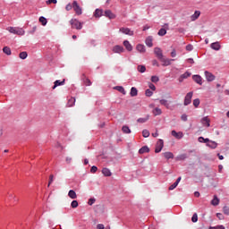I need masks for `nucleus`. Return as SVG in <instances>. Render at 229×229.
<instances>
[{
    "instance_id": "aec40b11",
    "label": "nucleus",
    "mask_w": 229,
    "mask_h": 229,
    "mask_svg": "<svg viewBox=\"0 0 229 229\" xmlns=\"http://www.w3.org/2000/svg\"><path fill=\"white\" fill-rule=\"evenodd\" d=\"M136 49H137V51H139V53H146V46H144L142 44L137 45Z\"/></svg>"
},
{
    "instance_id": "f8f14e48",
    "label": "nucleus",
    "mask_w": 229,
    "mask_h": 229,
    "mask_svg": "<svg viewBox=\"0 0 229 229\" xmlns=\"http://www.w3.org/2000/svg\"><path fill=\"white\" fill-rule=\"evenodd\" d=\"M192 80L195 83H198V85H203V78H201L200 75H193Z\"/></svg>"
},
{
    "instance_id": "0e129e2a",
    "label": "nucleus",
    "mask_w": 229,
    "mask_h": 229,
    "mask_svg": "<svg viewBox=\"0 0 229 229\" xmlns=\"http://www.w3.org/2000/svg\"><path fill=\"white\" fill-rule=\"evenodd\" d=\"M210 229H225V225H216L214 227H210Z\"/></svg>"
},
{
    "instance_id": "7ed1b4c3",
    "label": "nucleus",
    "mask_w": 229,
    "mask_h": 229,
    "mask_svg": "<svg viewBox=\"0 0 229 229\" xmlns=\"http://www.w3.org/2000/svg\"><path fill=\"white\" fill-rule=\"evenodd\" d=\"M192 96H194V93L192 91H190L186 94L183 102L184 106H189V105L192 103Z\"/></svg>"
},
{
    "instance_id": "ddd939ff",
    "label": "nucleus",
    "mask_w": 229,
    "mask_h": 229,
    "mask_svg": "<svg viewBox=\"0 0 229 229\" xmlns=\"http://www.w3.org/2000/svg\"><path fill=\"white\" fill-rule=\"evenodd\" d=\"M171 135L175 137V139H183V132L182 131H172Z\"/></svg>"
},
{
    "instance_id": "f704fd0d",
    "label": "nucleus",
    "mask_w": 229,
    "mask_h": 229,
    "mask_svg": "<svg viewBox=\"0 0 229 229\" xmlns=\"http://www.w3.org/2000/svg\"><path fill=\"white\" fill-rule=\"evenodd\" d=\"M167 34V30H165V29H164V28H161L159 30H158V32H157V35L159 36V37H165V35H166Z\"/></svg>"
},
{
    "instance_id": "a18cd8bd",
    "label": "nucleus",
    "mask_w": 229,
    "mask_h": 229,
    "mask_svg": "<svg viewBox=\"0 0 229 229\" xmlns=\"http://www.w3.org/2000/svg\"><path fill=\"white\" fill-rule=\"evenodd\" d=\"M145 96H147V98H151V96H153V92L151 91V89H146Z\"/></svg>"
},
{
    "instance_id": "473e14b6",
    "label": "nucleus",
    "mask_w": 229,
    "mask_h": 229,
    "mask_svg": "<svg viewBox=\"0 0 229 229\" xmlns=\"http://www.w3.org/2000/svg\"><path fill=\"white\" fill-rule=\"evenodd\" d=\"M148 121H149V115L148 114L144 118H139L137 120V123H140L141 124H144V123H148Z\"/></svg>"
},
{
    "instance_id": "f257e3e1",
    "label": "nucleus",
    "mask_w": 229,
    "mask_h": 229,
    "mask_svg": "<svg viewBox=\"0 0 229 229\" xmlns=\"http://www.w3.org/2000/svg\"><path fill=\"white\" fill-rule=\"evenodd\" d=\"M70 24L72 30H82L83 29V22L78 21V19H72L70 21Z\"/></svg>"
},
{
    "instance_id": "49530a36",
    "label": "nucleus",
    "mask_w": 229,
    "mask_h": 229,
    "mask_svg": "<svg viewBox=\"0 0 229 229\" xmlns=\"http://www.w3.org/2000/svg\"><path fill=\"white\" fill-rule=\"evenodd\" d=\"M96 203V199L95 198H90L88 201V205H89V207H92L93 204Z\"/></svg>"
},
{
    "instance_id": "58836bf2",
    "label": "nucleus",
    "mask_w": 229,
    "mask_h": 229,
    "mask_svg": "<svg viewBox=\"0 0 229 229\" xmlns=\"http://www.w3.org/2000/svg\"><path fill=\"white\" fill-rule=\"evenodd\" d=\"M19 56L21 60H26L28 58V52H21Z\"/></svg>"
},
{
    "instance_id": "c03bdc74",
    "label": "nucleus",
    "mask_w": 229,
    "mask_h": 229,
    "mask_svg": "<svg viewBox=\"0 0 229 229\" xmlns=\"http://www.w3.org/2000/svg\"><path fill=\"white\" fill-rule=\"evenodd\" d=\"M142 135L144 137V139H148V137H149V131L148 130H143L142 131Z\"/></svg>"
},
{
    "instance_id": "423d86ee",
    "label": "nucleus",
    "mask_w": 229,
    "mask_h": 229,
    "mask_svg": "<svg viewBox=\"0 0 229 229\" xmlns=\"http://www.w3.org/2000/svg\"><path fill=\"white\" fill-rule=\"evenodd\" d=\"M164 148V140H158L156 148H155V153H160L162 149Z\"/></svg>"
},
{
    "instance_id": "a211bd4d",
    "label": "nucleus",
    "mask_w": 229,
    "mask_h": 229,
    "mask_svg": "<svg viewBox=\"0 0 229 229\" xmlns=\"http://www.w3.org/2000/svg\"><path fill=\"white\" fill-rule=\"evenodd\" d=\"M123 46L127 51H133V46L131 45L130 41L124 40L123 41Z\"/></svg>"
},
{
    "instance_id": "79ce46f5",
    "label": "nucleus",
    "mask_w": 229,
    "mask_h": 229,
    "mask_svg": "<svg viewBox=\"0 0 229 229\" xmlns=\"http://www.w3.org/2000/svg\"><path fill=\"white\" fill-rule=\"evenodd\" d=\"M39 22H41L43 26H46V24H47V19H46L44 16H41L39 17Z\"/></svg>"
},
{
    "instance_id": "a19ab883",
    "label": "nucleus",
    "mask_w": 229,
    "mask_h": 229,
    "mask_svg": "<svg viewBox=\"0 0 229 229\" xmlns=\"http://www.w3.org/2000/svg\"><path fill=\"white\" fill-rule=\"evenodd\" d=\"M150 80L152 83H158L160 81V78H158L157 75H153Z\"/></svg>"
},
{
    "instance_id": "c9c22d12",
    "label": "nucleus",
    "mask_w": 229,
    "mask_h": 229,
    "mask_svg": "<svg viewBox=\"0 0 229 229\" xmlns=\"http://www.w3.org/2000/svg\"><path fill=\"white\" fill-rule=\"evenodd\" d=\"M122 131L123 132V133H131V130H130V127H128V125H123V127H122Z\"/></svg>"
},
{
    "instance_id": "09e8293b",
    "label": "nucleus",
    "mask_w": 229,
    "mask_h": 229,
    "mask_svg": "<svg viewBox=\"0 0 229 229\" xmlns=\"http://www.w3.org/2000/svg\"><path fill=\"white\" fill-rule=\"evenodd\" d=\"M192 223H198V213H194L191 217Z\"/></svg>"
},
{
    "instance_id": "9d476101",
    "label": "nucleus",
    "mask_w": 229,
    "mask_h": 229,
    "mask_svg": "<svg viewBox=\"0 0 229 229\" xmlns=\"http://www.w3.org/2000/svg\"><path fill=\"white\" fill-rule=\"evenodd\" d=\"M201 124H203V126H206L207 128H210V119H208V116H204L201 120H200Z\"/></svg>"
},
{
    "instance_id": "6e6552de",
    "label": "nucleus",
    "mask_w": 229,
    "mask_h": 229,
    "mask_svg": "<svg viewBox=\"0 0 229 229\" xmlns=\"http://www.w3.org/2000/svg\"><path fill=\"white\" fill-rule=\"evenodd\" d=\"M207 81H214L216 80V75H213L212 72L206 71L204 72Z\"/></svg>"
},
{
    "instance_id": "0eeeda50",
    "label": "nucleus",
    "mask_w": 229,
    "mask_h": 229,
    "mask_svg": "<svg viewBox=\"0 0 229 229\" xmlns=\"http://www.w3.org/2000/svg\"><path fill=\"white\" fill-rule=\"evenodd\" d=\"M159 60L162 62L163 67H167L171 65V62H174V59L164 58V56Z\"/></svg>"
},
{
    "instance_id": "680f3d73",
    "label": "nucleus",
    "mask_w": 229,
    "mask_h": 229,
    "mask_svg": "<svg viewBox=\"0 0 229 229\" xmlns=\"http://www.w3.org/2000/svg\"><path fill=\"white\" fill-rule=\"evenodd\" d=\"M54 178H55V175H53V174H51L49 176L48 187L51 185V183H53Z\"/></svg>"
},
{
    "instance_id": "e2e57ef3",
    "label": "nucleus",
    "mask_w": 229,
    "mask_h": 229,
    "mask_svg": "<svg viewBox=\"0 0 229 229\" xmlns=\"http://www.w3.org/2000/svg\"><path fill=\"white\" fill-rule=\"evenodd\" d=\"M90 173H93V174L98 173V166L96 165L91 166Z\"/></svg>"
},
{
    "instance_id": "338daca9",
    "label": "nucleus",
    "mask_w": 229,
    "mask_h": 229,
    "mask_svg": "<svg viewBox=\"0 0 229 229\" xmlns=\"http://www.w3.org/2000/svg\"><path fill=\"white\" fill-rule=\"evenodd\" d=\"M171 56H172V58H175V56H176V50L175 49L172 50Z\"/></svg>"
},
{
    "instance_id": "8fccbe9b",
    "label": "nucleus",
    "mask_w": 229,
    "mask_h": 229,
    "mask_svg": "<svg viewBox=\"0 0 229 229\" xmlns=\"http://www.w3.org/2000/svg\"><path fill=\"white\" fill-rule=\"evenodd\" d=\"M199 98H195L193 100V106H195V108H198V106H199Z\"/></svg>"
},
{
    "instance_id": "393cba45",
    "label": "nucleus",
    "mask_w": 229,
    "mask_h": 229,
    "mask_svg": "<svg viewBox=\"0 0 229 229\" xmlns=\"http://www.w3.org/2000/svg\"><path fill=\"white\" fill-rule=\"evenodd\" d=\"M140 155H144V153H149V148L148 146H143L141 148L139 149Z\"/></svg>"
},
{
    "instance_id": "4d7b16f0",
    "label": "nucleus",
    "mask_w": 229,
    "mask_h": 229,
    "mask_svg": "<svg viewBox=\"0 0 229 229\" xmlns=\"http://www.w3.org/2000/svg\"><path fill=\"white\" fill-rule=\"evenodd\" d=\"M58 3L57 0H47V4H56Z\"/></svg>"
},
{
    "instance_id": "6e6d98bb",
    "label": "nucleus",
    "mask_w": 229,
    "mask_h": 229,
    "mask_svg": "<svg viewBox=\"0 0 229 229\" xmlns=\"http://www.w3.org/2000/svg\"><path fill=\"white\" fill-rule=\"evenodd\" d=\"M148 88L150 89L149 90H157V87L153 83H148Z\"/></svg>"
},
{
    "instance_id": "864d4df0",
    "label": "nucleus",
    "mask_w": 229,
    "mask_h": 229,
    "mask_svg": "<svg viewBox=\"0 0 229 229\" xmlns=\"http://www.w3.org/2000/svg\"><path fill=\"white\" fill-rule=\"evenodd\" d=\"M181 119H182V121H183L184 123H187V121H188V116H187V114H182V115H181Z\"/></svg>"
},
{
    "instance_id": "1a4fd4ad",
    "label": "nucleus",
    "mask_w": 229,
    "mask_h": 229,
    "mask_svg": "<svg viewBox=\"0 0 229 229\" xmlns=\"http://www.w3.org/2000/svg\"><path fill=\"white\" fill-rule=\"evenodd\" d=\"M113 53H118L119 55L124 53V47L121 45H116L113 47Z\"/></svg>"
},
{
    "instance_id": "13d9d810",
    "label": "nucleus",
    "mask_w": 229,
    "mask_h": 229,
    "mask_svg": "<svg viewBox=\"0 0 229 229\" xmlns=\"http://www.w3.org/2000/svg\"><path fill=\"white\" fill-rule=\"evenodd\" d=\"M65 10L66 12H71V10H72V4H68L66 6H65Z\"/></svg>"
},
{
    "instance_id": "7c9ffc66",
    "label": "nucleus",
    "mask_w": 229,
    "mask_h": 229,
    "mask_svg": "<svg viewBox=\"0 0 229 229\" xmlns=\"http://www.w3.org/2000/svg\"><path fill=\"white\" fill-rule=\"evenodd\" d=\"M211 205H213V207H217V205H219V199L216 195H215L213 199L211 200Z\"/></svg>"
},
{
    "instance_id": "20e7f679",
    "label": "nucleus",
    "mask_w": 229,
    "mask_h": 229,
    "mask_svg": "<svg viewBox=\"0 0 229 229\" xmlns=\"http://www.w3.org/2000/svg\"><path fill=\"white\" fill-rule=\"evenodd\" d=\"M72 8L77 15H81V13H83L82 9L80 7V4L76 0L72 2Z\"/></svg>"
},
{
    "instance_id": "2f4dec72",
    "label": "nucleus",
    "mask_w": 229,
    "mask_h": 229,
    "mask_svg": "<svg viewBox=\"0 0 229 229\" xmlns=\"http://www.w3.org/2000/svg\"><path fill=\"white\" fill-rule=\"evenodd\" d=\"M152 114H154L155 116L162 115V109H160L159 107H156L153 109Z\"/></svg>"
},
{
    "instance_id": "bf43d9fd",
    "label": "nucleus",
    "mask_w": 229,
    "mask_h": 229,
    "mask_svg": "<svg viewBox=\"0 0 229 229\" xmlns=\"http://www.w3.org/2000/svg\"><path fill=\"white\" fill-rule=\"evenodd\" d=\"M152 65L156 67H160V64H158V61H157V59L152 60Z\"/></svg>"
},
{
    "instance_id": "4c0bfd02",
    "label": "nucleus",
    "mask_w": 229,
    "mask_h": 229,
    "mask_svg": "<svg viewBox=\"0 0 229 229\" xmlns=\"http://www.w3.org/2000/svg\"><path fill=\"white\" fill-rule=\"evenodd\" d=\"M160 105H163V106H165V108H169V102L165 99L159 100Z\"/></svg>"
},
{
    "instance_id": "f03ea898",
    "label": "nucleus",
    "mask_w": 229,
    "mask_h": 229,
    "mask_svg": "<svg viewBox=\"0 0 229 229\" xmlns=\"http://www.w3.org/2000/svg\"><path fill=\"white\" fill-rule=\"evenodd\" d=\"M8 31L9 33H13V35H20V36H23L26 33V31H24L22 28H19V27H10L8 29Z\"/></svg>"
},
{
    "instance_id": "6ab92c4d",
    "label": "nucleus",
    "mask_w": 229,
    "mask_h": 229,
    "mask_svg": "<svg viewBox=\"0 0 229 229\" xmlns=\"http://www.w3.org/2000/svg\"><path fill=\"white\" fill-rule=\"evenodd\" d=\"M206 146H208V148H210L211 149H216V148H217V142L209 140V142L207 143Z\"/></svg>"
},
{
    "instance_id": "c85d7f7f",
    "label": "nucleus",
    "mask_w": 229,
    "mask_h": 229,
    "mask_svg": "<svg viewBox=\"0 0 229 229\" xmlns=\"http://www.w3.org/2000/svg\"><path fill=\"white\" fill-rule=\"evenodd\" d=\"M102 174H104V176H112V172L110 169L105 167L102 169Z\"/></svg>"
},
{
    "instance_id": "b1692460",
    "label": "nucleus",
    "mask_w": 229,
    "mask_h": 229,
    "mask_svg": "<svg viewBox=\"0 0 229 229\" xmlns=\"http://www.w3.org/2000/svg\"><path fill=\"white\" fill-rule=\"evenodd\" d=\"M64 83H65V80H63V81L57 80L54 82L53 89H55L56 87H60L62 85H64Z\"/></svg>"
},
{
    "instance_id": "de8ad7c7",
    "label": "nucleus",
    "mask_w": 229,
    "mask_h": 229,
    "mask_svg": "<svg viewBox=\"0 0 229 229\" xmlns=\"http://www.w3.org/2000/svg\"><path fill=\"white\" fill-rule=\"evenodd\" d=\"M72 208H78V200H72L71 203Z\"/></svg>"
},
{
    "instance_id": "cd10ccee",
    "label": "nucleus",
    "mask_w": 229,
    "mask_h": 229,
    "mask_svg": "<svg viewBox=\"0 0 229 229\" xmlns=\"http://www.w3.org/2000/svg\"><path fill=\"white\" fill-rule=\"evenodd\" d=\"M199 142L208 144L210 142V140L208 138H204L203 136L199 137L198 139Z\"/></svg>"
},
{
    "instance_id": "603ef678",
    "label": "nucleus",
    "mask_w": 229,
    "mask_h": 229,
    "mask_svg": "<svg viewBox=\"0 0 229 229\" xmlns=\"http://www.w3.org/2000/svg\"><path fill=\"white\" fill-rule=\"evenodd\" d=\"M223 212H224V214H225V216H229V207L228 206H225L223 208Z\"/></svg>"
},
{
    "instance_id": "3c124183",
    "label": "nucleus",
    "mask_w": 229,
    "mask_h": 229,
    "mask_svg": "<svg viewBox=\"0 0 229 229\" xmlns=\"http://www.w3.org/2000/svg\"><path fill=\"white\" fill-rule=\"evenodd\" d=\"M178 187V182H174L172 185L169 186V191H174Z\"/></svg>"
},
{
    "instance_id": "4be33fe9",
    "label": "nucleus",
    "mask_w": 229,
    "mask_h": 229,
    "mask_svg": "<svg viewBox=\"0 0 229 229\" xmlns=\"http://www.w3.org/2000/svg\"><path fill=\"white\" fill-rule=\"evenodd\" d=\"M138 94H139V90L137 89V88L132 87V88L131 89V91H130V96H131V98H135L136 96H138Z\"/></svg>"
},
{
    "instance_id": "2eb2a0df",
    "label": "nucleus",
    "mask_w": 229,
    "mask_h": 229,
    "mask_svg": "<svg viewBox=\"0 0 229 229\" xmlns=\"http://www.w3.org/2000/svg\"><path fill=\"white\" fill-rule=\"evenodd\" d=\"M145 44L148 47H153V37L148 36L145 40Z\"/></svg>"
},
{
    "instance_id": "4468645a",
    "label": "nucleus",
    "mask_w": 229,
    "mask_h": 229,
    "mask_svg": "<svg viewBox=\"0 0 229 229\" xmlns=\"http://www.w3.org/2000/svg\"><path fill=\"white\" fill-rule=\"evenodd\" d=\"M211 49H213L214 51H219V49H221V44H219L218 41L214 42L210 45Z\"/></svg>"
},
{
    "instance_id": "37998d69",
    "label": "nucleus",
    "mask_w": 229,
    "mask_h": 229,
    "mask_svg": "<svg viewBox=\"0 0 229 229\" xmlns=\"http://www.w3.org/2000/svg\"><path fill=\"white\" fill-rule=\"evenodd\" d=\"M138 72L144 73L146 72V66L145 65H138Z\"/></svg>"
},
{
    "instance_id": "774afa93",
    "label": "nucleus",
    "mask_w": 229,
    "mask_h": 229,
    "mask_svg": "<svg viewBox=\"0 0 229 229\" xmlns=\"http://www.w3.org/2000/svg\"><path fill=\"white\" fill-rule=\"evenodd\" d=\"M97 228H98V229H105V225H103V224H98V225H97Z\"/></svg>"
},
{
    "instance_id": "39448f33",
    "label": "nucleus",
    "mask_w": 229,
    "mask_h": 229,
    "mask_svg": "<svg viewBox=\"0 0 229 229\" xmlns=\"http://www.w3.org/2000/svg\"><path fill=\"white\" fill-rule=\"evenodd\" d=\"M119 31L120 33H123V35H129V37H133L134 35L133 30L129 28H120Z\"/></svg>"
},
{
    "instance_id": "a878e982",
    "label": "nucleus",
    "mask_w": 229,
    "mask_h": 229,
    "mask_svg": "<svg viewBox=\"0 0 229 229\" xmlns=\"http://www.w3.org/2000/svg\"><path fill=\"white\" fill-rule=\"evenodd\" d=\"M199 15H201V12L195 11V13L191 15V21H197V19L199 18Z\"/></svg>"
},
{
    "instance_id": "f3484780",
    "label": "nucleus",
    "mask_w": 229,
    "mask_h": 229,
    "mask_svg": "<svg viewBox=\"0 0 229 229\" xmlns=\"http://www.w3.org/2000/svg\"><path fill=\"white\" fill-rule=\"evenodd\" d=\"M190 76H191V72H185L183 74H182V75L179 77V81H180V83H182V81H183V80H187V78H190Z\"/></svg>"
},
{
    "instance_id": "72a5a7b5",
    "label": "nucleus",
    "mask_w": 229,
    "mask_h": 229,
    "mask_svg": "<svg viewBox=\"0 0 229 229\" xmlns=\"http://www.w3.org/2000/svg\"><path fill=\"white\" fill-rule=\"evenodd\" d=\"M3 52L4 53V55H7V56H10V55H12V49L10 48V47H4L3 48Z\"/></svg>"
},
{
    "instance_id": "c756f323",
    "label": "nucleus",
    "mask_w": 229,
    "mask_h": 229,
    "mask_svg": "<svg viewBox=\"0 0 229 229\" xmlns=\"http://www.w3.org/2000/svg\"><path fill=\"white\" fill-rule=\"evenodd\" d=\"M163 155L165 158H166V160H170V158H174V154H173V152H165Z\"/></svg>"
},
{
    "instance_id": "5701e85b",
    "label": "nucleus",
    "mask_w": 229,
    "mask_h": 229,
    "mask_svg": "<svg viewBox=\"0 0 229 229\" xmlns=\"http://www.w3.org/2000/svg\"><path fill=\"white\" fill-rule=\"evenodd\" d=\"M114 90H118V92H121V94L126 96V89H124V87L123 86H115Z\"/></svg>"
},
{
    "instance_id": "bb28decb",
    "label": "nucleus",
    "mask_w": 229,
    "mask_h": 229,
    "mask_svg": "<svg viewBox=\"0 0 229 229\" xmlns=\"http://www.w3.org/2000/svg\"><path fill=\"white\" fill-rule=\"evenodd\" d=\"M68 196L71 198V199H76V198H78V195H76V191H74V190H70Z\"/></svg>"
},
{
    "instance_id": "412c9836",
    "label": "nucleus",
    "mask_w": 229,
    "mask_h": 229,
    "mask_svg": "<svg viewBox=\"0 0 229 229\" xmlns=\"http://www.w3.org/2000/svg\"><path fill=\"white\" fill-rule=\"evenodd\" d=\"M105 17H108V19H115V14L112 13L111 10L105 11Z\"/></svg>"
},
{
    "instance_id": "5fc2aeb1",
    "label": "nucleus",
    "mask_w": 229,
    "mask_h": 229,
    "mask_svg": "<svg viewBox=\"0 0 229 229\" xmlns=\"http://www.w3.org/2000/svg\"><path fill=\"white\" fill-rule=\"evenodd\" d=\"M84 83L87 87H90L92 85V81L89 79H85Z\"/></svg>"
},
{
    "instance_id": "ea45409f",
    "label": "nucleus",
    "mask_w": 229,
    "mask_h": 229,
    "mask_svg": "<svg viewBox=\"0 0 229 229\" xmlns=\"http://www.w3.org/2000/svg\"><path fill=\"white\" fill-rule=\"evenodd\" d=\"M75 103H76V98H72L68 100V106H74Z\"/></svg>"
},
{
    "instance_id": "dca6fc26",
    "label": "nucleus",
    "mask_w": 229,
    "mask_h": 229,
    "mask_svg": "<svg viewBox=\"0 0 229 229\" xmlns=\"http://www.w3.org/2000/svg\"><path fill=\"white\" fill-rule=\"evenodd\" d=\"M94 17L96 19H99V17H103V9H96L94 12Z\"/></svg>"
},
{
    "instance_id": "e433bc0d",
    "label": "nucleus",
    "mask_w": 229,
    "mask_h": 229,
    "mask_svg": "<svg viewBox=\"0 0 229 229\" xmlns=\"http://www.w3.org/2000/svg\"><path fill=\"white\" fill-rule=\"evenodd\" d=\"M187 158V154H181L175 157V160L182 161Z\"/></svg>"
},
{
    "instance_id": "052dcab7",
    "label": "nucleus",
    "mask_w": 229,
    "mask_h": 229,
    "mask_svg": "<svg viewBox=\"0 0 229 229\" xmlns=\"http://www.w3.org/2000/svg\"><path fill=\"white\" fill-rule=\"evenodd\" d=\"M192 49H194V47L191 44L186 46V51H192Z\"/></svg>"
},
{
    "instance_id": "69168bd1",
    "label": "nucleus",
    "mask_w": 229,
    "mask_h": 229,
    "mask_svg": "<svg viewBox=\"0 0 229 229\" xmlns=\"http://www.w3.org/2000/svg\"><path fill=\"white\" fill-rule=\"evenodd\" d=\"M216 217L219 218L220 220L225 219V216L221 213H216Z\"/></svg>"
},
{
    "instance_id": "9b49d317",
    "label": "nucleus",
    "mask_w": 229,
    "mask_h": 229,
    "mask_svg": "<svg viewBox=\"0 0 229 229\" xmlns=\"http://www.w3.org/2000/svg\"><path fill=\"white\" fill-rule=\"evenodd\" d=\"M154 53L158 60H160L164 56V54L162 53V49L160 47H155Z\"/></svg>"
}]
</instances>
